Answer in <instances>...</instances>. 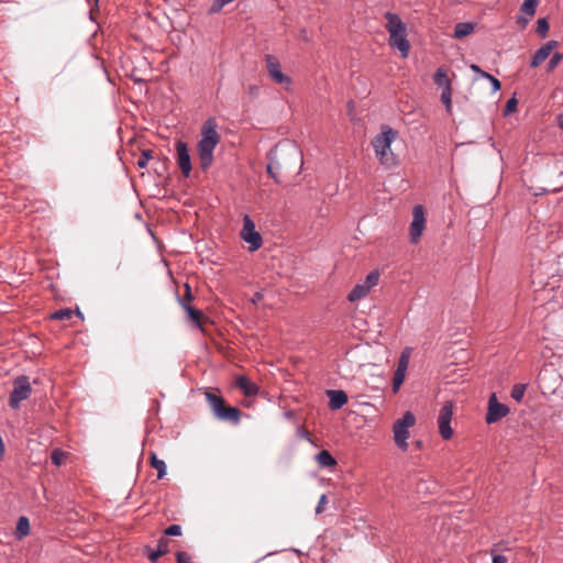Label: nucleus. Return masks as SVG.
I'll list each match as a JSON object with an SVG mask.
<instances>
[{
    "mask_svg": "<svg viewBox=\"0 0 563 563\" xmlns=\"http://www.w3.org/2000/svg\"><path fill=\"white\" fill-rule=\"evenodd\" d=\"M316 460L319 463L320 466L323 467H332L336 465L335 459L332 456V454L328 450H321L317 455Z\"/></svg>",
    "mask_w": 563,
    "mask_h": 563,
    "instance_id": "22",
    "label": "nucleus"
},
{
    "mask_svg": "<svg viewBox=\"0 0 563 563\" xmlns=\"http://www.w3.org/2000/svg\"><path fill=\"white\" fill-rule=\"evenodd\" d=\"M406 377V373L401 369H396L393 378V393L396 394L402 385Z\"/></svg>",
    "mask_w": 563,
    "mask_h": 563,
    "instance_id": "27",
    "label": "nucleus"
},
{
    "mask_svg": "<svg viewBox=\"0 0 563 563\" xmlns=\"http://www.w3.org/2000/svg\"><path fill=\"white\" fill-rule=\"evenodd\" d=\"M220 142L214 118L207 119L201 126V139L197 143L200 167L205 172L213 163V152Z\"/></svg>",
    "mask_w": 563,
    "mask_h": 563,
    "instance_id": "1",
    "label": "nucleus"
},
{
    "mask_svg": "<svg viewBox=\"0 0 563 563\" xmlns=\"http://www.w3.org/2000/svg\"><path fill=\"white\" fill-rule=\"evenodd\" d=\"M559 263H560V264H563V254H561V255L559 256Z\"/></svg>",
    "mask_w": 563,
    "mask_h": 563,
    "instance_id": "50",
    "label": "nucleus"
},
{
    "mask_svg": "<svg viewBox=\"0 0 563 563\" xmlns=\"http://www.w3.org/2000/svg\"><path fill=\"white\" fill-rule=\"evenodd\" d=\"M416 423V417L411 411H406L393 426L394 441L401 451L408 449L409 428Z\"/></svg>",
    "mask_w": 563,
    "mask_h": 563,
    "instance_id": "5",
    "label": "nucleus"
},
{
    "mask_svg": "<svg viewBox=\"0 0 563 563\" xmlns=\"http://www.w3.org/2000/svg\"><path fill=\"white\" fill-rule=\"evenodd\" d=\"M558 125H559L560 129L563 130V114H560L558 117Z\"/></svg>",
    "mask_w": 563,
    "mask_h": 563,
    "instance_id": "46",
    "label": "nucleus"
},
{
    "mask_svg": "<svg viewBox=\"0 0 563 563\" xmlns=\"http://www.w3.org/2000/svg\"><path fill=\"white\" fill-rule=\"evenodd\" d=\"M144 552L147 554V558L151 563H156L158 559L163 555L159 550H152L150 545L144 548Z\"/></svg>",
    "mask_w": 563,
    "mask_h": 563,
    "instance_id": "33",
    "label": "nucleus"
},
{
    "mask_svg": "<svg viewBox=\"0 0 563 563\" xmlns=\"http://www.w3.org/2000/svg\"><path fill=\"white\" fill-rule=\"evenodd\" d=\"M415 445L420 449L422 446V442L420 440H417L415 442Z\"/></svg>",
    "mask_w": 563,
    "mask_h": 563,
    "instance_id": "47",
    "label": "nucleus"
},
{
    "mask_svg": "<svg viewBox=\"0 0 563 563\" xmlns=\"http://www.w3.org/2000/svg\"><path fill=\"white\" fill-rule=\"evenodd\" d=\"M474 31V24L470 22H460L455 25L454 37L462 38L470 35Z\"/></svg>",
    "mask_w": 563,
    "mask_h": 563,
    "instance_id": "24",
    "label": "nucleus"
},
{
    "mask_svg": "<svg viewBox=\"0 0 563 563\" xmlns=\"http://www.w3.org/2000/svg\"><path fill=\"white\" fill-rule=\"evenodd\" d=\"M74 314V311L71 309L65 308L59 309L51 314V318L54 320H68Z\"/></svg>",
    "mask_w": 563,
    "mask_h": 563,
    "instance_id": "28",
    "label": "nucleus"
},
{
    "mask_svg": "<svg viewBox=\"0 0 563 563\" xmlns=\"http://www.w3.org/2000/svg\"><path fill=\"white\" fill-rule=\"evenodd\" d=\"M493 563H508V560L505 555L497 554L494 555Z\"/></svg>",
    "mask_w": 563,
    "mask_h": 563,
    "instance_id": "44",
    "label": "nucleus"
},
{
    "mask_svg": "<svg viewBox=\"0 0 563 563\" xmlns=\"http://www.w3.org/2000/svg\"><path fill=\"white\" fill-rule=\"evenodd\" d=\"M30 532V521L26 517L22 516L19 518L16 522V537L18 539H22L26 537Z\"/></svg>",
    "mask_w": 563,
    "mask_h": 563,
    "instance_id": "25",
    "label": "nucleus"
},
{
    "mask_svg": "<svg viewBox=\"0 0 563 563\" xmlns=\"http://www.w3.org/2000/svg\"><path fill=\"white\" fill-rule=\"evenodd\" d=\"M538 0H523V3L520 7L521 15L518 16V23L526 26L529 20L536 14Z\"/></svg>",
    "mask_w": 563,
    "mask_h": 563,
    "instance_id": "17",
    "label": "nucleus"
},
{
    "mask_svg": "<svg viewBox=\"0 0 563 563\" xmlns=\"http://www.w3.org/2000/svg\"><path fill=\"white\" fill-rule=\"evenodd\" d=\"M65 453L59 449H54L51 454L52 463L59 466L64 462Z\"/></svg>",
    "mask_w": 563,
    "mask_h": 563,
    "instance_id": "34",
    "label": "nucleus"
},
{
    "mask_svg": "<svg viewBox=\"0 0 563 563\" xmlns=\"http://www.w3.org/2000/svg\"><path fill=\"white\" fill-rule=\"evenodd\" d=\"M558 46L556 41H549L544 45H542L531 57L530 66L532 68L538 67L542 62H544L549 55L551 54L552 49Z\"/></svg>",
    "mask_w": 563,
    "mask_h": 563,
    "instance_id": "13",
    "label": "nucleus"
},
{
    "mask_svg": "<svg viewBox=\"0 0 563 563\" xmlns=\"http://www.w3.org/2000/svg\"><path fill=\"white\" fill-rule=\"evenodd\" d=\"M179 301V305L183 307V309L187 312L189 319L192 321V323L201 329L202 325H201V317H202V312L198 309H195L191 305H189L188 302H186L184 299H178Z\"/></svg>",
    "mask_w": 563,
    "mask_h": 563,
    "instance_id": "18",
    "label": "nucleus"
},
{
    "mask_svg": "<svg viewBox=\"0 0 563 563\" xmlns=\"http://www.w3.org/2000/svg\"><path fill=\"white\" fill-rule=\"evenodd\" d=\"M426 218L424 210L421 205H417L412 210V221L409 228L410 242L417 243L424 230Z\"/></svg>",
    "mask_w": 563,
    "mask_h": 563,
    "instance_id": "10",
    "label": "nucleus"
},
{
    "mask_svg": "<svg viewBox=\"0 0 563 563\" xmlns=\"http://www.w3.org/2000/svg\"><path fill=\"white\" fill-rule=\"evenodd\" d=\"M177 164L185 177H189L192 170L189 148L186 142L178 141L176 143Z\"/></svg>",
    "mask_w": 563,
    "mask_h": 563,
    "instance_id": "12",
    "label": "nucleus"
},
{
    "mask_svg": "<svg viewBox=\"0 0 563 563\" xmlns=\"http://www.w3.org/2000/svg\"><path fill=\"white\" fill-rule=\"evenodd\" d=\"M517 106H518V101L515 97L510 98L509 100H507L506 102V106H505V110H504V114L505 115H508L512 112L516 111L517 109Z\"/></svg>",
    "mask_w": 563,
    "mask_h": 563,
    "instance_id": "37",
    "label": "nucleus"
},
{
    "mask_svg": "<svg viewBox=\"0 0 563 563\" xmlns=\"http://www.w3.org/2000/svg\"><path fill=\"white\" fill-rule=\"evenodd\" d=\"M76 313H77V316H78L79 318H81V319L84 318L82 312H81L79 309H77Z\"/></svg>",
    "mask_w": 563,
    "mask_h": 563,
    "instance_id": "48",
    "label": "nucleus"
},
{
    "mask_svg": "<svg viewBox=\"0 0 563 563\" xmlns=\"http://www.w3.org/2000/svg\"><path fill=\"white\" fill-rule=\"evenodd\" d=\"M474 73L478 74L483 79H487L489 80L490 85H492V88H493V92H497L498 90H500L501 88V84L500 81L494 77L493 75H490L489 73L487 71H484L483 69H481V67L476 64H472L471 67H470Z\"/></svg>",
    "mask_w": 563,
    "mask_h": 563,
    "instance_id": "19",
    "label": "nucleus"
},
{
    "mask_svg": "<svg viewBox=\"0 0 563 563\" xmlns=\"http://www.w3.org/2000/svg\"><path fill=\"white\" fill-rule=\"evenodd\" d=\"M549 22L545 18H541L537 21V33L541 36V37H545L547 34H548V31H549Z\"/></svg>",
    "mask_w": 563,
    "mask_h": 563,
    "instance_id": "29",
    "label": "nucleus"
},
{
    "mask_svg": "<svg viewBox=\"0 0 563 563\" xmlns=\"http://www.w3.org/2000/svg\"><path fill=\"white\" fill-rule=\"evenodd\" d=\"M165 536L176 537L181 534V527L179 525H172L164 531Z\"/></svg>",
    "mask_w": 563,
    "mask_h": 563,
    "instance_id": "39",
    "label": "nucleus"
},
{
    "mask_svg": "<svg viewBox=\"0 0 563 563\" xmlns=\"http://www.w3.org/2000/svg\"><path fill=\"white\" fill-rule=\"evenodd\" d=\"M266 68L271 79L278 85L288 88L291 85V78L282 71V66L278 58L274 55L265 56Z\"/></svg>",
    "mask_w": 563,
    "mask_h": 563,
    "instance_id": "8",
    "label": "nucleus"
},
{
    "mask_svg": "<svg viewBox=\"0 0 563 563\" xmlns=\"http://www.w3.org/2000/svg\"><path fill=\"white\" fill-rule=\"evenodd\" d=\"M262 298H263V294L262 292H255L254 297H253V302L256 303L260 300H262Z\"/></svg>",
    "mask_w": 563,
    "mask_h": 563,
    "instance_id": "45",
    "label": "nucleus"
},
{
    "mask_svg": "<svg viewBox=\"0 0 563 563\" xmlns=\"http://www.w3.org/2000/svg\"><path fill=\"white\" fill-rule=\"evenodd\" d=\"M385 19L386 30L389 33V45L397 48L401 56L406 58L410 51V43L407 40V26L401 21L400 16L393 12H386Z\"/></svg>",
    "mask_w": 563,
    "mask_h": 563,
    "instance_id": "3",
    "label": "nucleus"
},
{
    "mask_svg": "<svg viewBox=\"0 0 563 563\" xmlns=\"http://www.w3.org/2000/svg\"><path fill=\"white\" fill-rule=\"evenodd\" d=\"M508 413V406L498 402L496 394L493 393L488 399V408L485 418L486 422L488 424H493L499 421L501 418L506 417Z\"/></svg>",
    "mask_w": 563,
    "mask_h": 563,
    "instance_id": "11",
    "label": "nucleus"
},
{
    "mask_svg": "<svg viewBox=\"0 0 563 563\" xmlns=\"http://www.w3.org/2000/svg\"><path fill=\"white\" fill-rule=\"evenodd\" d=\"M267 159L269 161L267 164V174L276 181L280 183L278 177L279 172L283 168V163L280 157L277 155V151H269L267 154Z\"/></svg>",
    "mask_w": 563,
    "mask_h": 563,
    "instance_id": "14",
    "label": "nucleus"
},
{
    "mask_svg": "<svg viewBox=\"0 0 563 563\" xmlns=\"http://www.w3.org/2000/svg\"><path fill=\"white\" fill-rule=\"evenodd\" d=\"M434 84L443 89H451V80L448 77V73L443 67H439L433 76Z\"/></svg>",
    "mask_w": 563,
    "mask_h": 563,
    "instance_id": "20",
    "label": "nucleus"
},
{
    "mask_svg": "<svg viewBox=\"0 0 563 563\" xmlns=\"http://www.w3.org/2000/svg\"><path fill=\"white\" fill-rule=\"evenodd\" d=\"M452 417L453 404L451 401H446L440 409L438 416L439 432L444 440H449L453 435V429L451 428Z\"/></svg>",
    "mask_w": 563,
    "mask_h": 563,
    "instance_id": "9",
    "label": "nucleus"
},
{
    "mask_svg": "<svg viewBox=\"0 0 563 563\" xmlns=\"http://www.w3.org/2000/svg\"><path fill=\"white\" fill-rule=\"evenodd\" d=\"M152 157V152L146 150L142 152L141 157L137 159L136 165L139 168H145L148 164L150 158Z\"/></svg>",
    "mask_w": 563,
    "mask_h": 563,
    "instance_id": "36",
    "label": "nucleus"
},
{
    "mask_svg": "<svg viewBox=\"0 0 563 563\" xmlns=\"http://www.w3.org/2000/svg\"><path fill=\"white\" fill-rule=\"evenodd\" d=\"M162 552V554H166L169 552V540L166 537L159 538L157 542V549Z\"/></svg>",
    "mask_w": 563,
    "mask_h": 563,
    "instance_id": "38",
    "label": "nucleus"
},
{
    "mask_svg": "<svg viewBox=\"0 0 563 563\" xmlns=\"http://www.w3.org/2000/svg\"><path fill=\"white\" fill-rule=\"evenodd\" d=\"M328 503V498H327V495H321L320 499H319V503L316 507V514H321L323 511V505Z\"/></svg>",
    "mask_w": 563,
    "mask_h": 563,
    "instance_id": "41",
    "label": "nucleus"
},
{
    "mask_svg": "<svg viewBox=\"0 0 563 563\" xmlns=\"http://www.w3.org/2000/svg\"><path fill=\"white\" fill-rule=\"evenodd\" d=\"M150 464L157 471V478L162 479L166 475V464L163 460L158 459L155 452H151Z\"/></svg>",
    "mask_w": 563,
    "mask_h": 563,
    "instance_id": "21",
    "label": "nucleus"
},
{
    "mask_svg": "<svg viewBox=\"0 0 563 563\" xmlns=\"http://www.w3.org/2000/svg\"><path fill=\"white\" fill-rule=\"evenodd\" d=\"M562 60H563V54L558 53V52L554 53L548 63V66H547L548 71L554 70Z\"/></svg>",
    "mask_w": 563,
    "mask_h": 563,
    "instance_id": "31",
    "label": "nucleus"
},
{
    "mask_svg": "<svg viewBox=\"0 0 563 563\" xmlns=\"http://www.w3.org/2000/svg\"><path fill=\"white\" fill-rule=\"evenodd\" d=\"M329 397V408L331 410H339L347 404L349 397L344 390L329 389L327 390Z\"/></svg>",
    "mask_w": 563,
    "mask_h": 563,
    "instance_id": "16",
    "label": "nucleus"
},
{
    "mask_svg": "<svg viewBox=\"0 0 563 563\" xmlns=\"http://www.w3.org/2000/svg\"><path fill=\"white\" fill-rule=\"evenodd\" d=\"M379 280V273L377 271L371 272L367 276L365 282L363 283L365 286L368 287L371 290L374 286L378 284Z\"/></svg>",
    "mask_w": 563,
    "mask_h": 563,
    "instance_id": "30",
    "label": "nucleus"
},
{
    "mask_svg": "<svg viewBox=\"0 0 563 563\" xmlns=\"http://www.w3.org/2000/svg\"><path fill=\"white\" fill-rule=\"evenodd\" d=\"M240 235L243 241L249 243V250L251 252L261 249L263 244L262 235L260 234L258 231H256L255 223L247 214L243 217V228L241 230Z\"/></svg>",
    "mask_w": 563,
    "mask_h": 563,
    "instance_id": "7",
    "label": "nucleus"
},
{
    "mask_svg": "<svg viewBox=\"0 0 563 563\" xmlns=\"http://www.w3.org/2000/svg\"><path fill=\"white\" fill-rule=\"evenodd\" d=\"M181 299H184L189 305H190V301L194 299L192 294H191V288L188 284H185V295Z\"/></svg>",
    "mask_w": 563,
    "mask_h": 563,
    "instance_id": "42",
    "label": "nucleus"
},
{
    "mask_svg": "<svg viewBox=\"0 0 563 563\" xmlns=\"http://www.w3.org/2000/svg\"><path fill=\"white\" fill-rule=\"evenodd\" d=\"M176 560H177V563H194L191 560V556L188 553L183 552V551H178L176 553Z\"/></svg>",
    "mask_w": 563,
    "mask_h": 563,
    "instance_id": "40",
    "label": "nucleus"
},
{
    "mask_svg": "<svg viewBox=\"0 0 563 563\" xmlns=\"http://www.w3.org/2000/svg\"><path fill=\"white\" fill-rule=\"evenodd\" d=\"M32 394L30 378L26 375H20L13 380V389L9 396V406L11 409H19L21 401L27 399Z\"/></svg>",
    "mask_w": 563,
    "mask_h": 563,
    "instance_id": "6",
    "label": "nucleus"
},
{
    "mask_svg": "<svg viewBox=\"0 0 563 563\" xmlns=\"http://www.w3.org/2000/svg\"><path fill=\"white\" fill-rule=\"evenodd\" d=\"M292 154L295 155V158H298L299 155H298L297 150L292 148Z\"/></svg>",
    "mask_w": 563,
    "mask_h": 563,
    "instance_id": "49",
    "label": "nucleus"
},
{
    "mask_svg": "<svg viewBox=\"0 0 563 563\" xmlns=\"http://www.w3.org/2000/svg\"><path fill=\"white\" fill-rule=\"evenodd\" d=\"M205 396L218 420L229 421L234 426L240 423L242 412L238 407L227 406L223 397L218 394L206 391Z\"/></svg>",
    "mask_w": 563,
    "mask_h": 563,
    "instance_id": "4",
    "label": "nucleus"
},
{
    "mask_svg": "<svg viewBox=\"0 0 563 563\" xmlns=\"http://www.w3.org/2000/svg\"><path fill=\"white\" fill-rule=\"evenodd\" d=\"M247 92L252 98H256L260 93V88L256 85H250L247 87Z\"/></svg>",
    "mask_w": 563,
    "mask_h": 563,
    "instance_id": "43",
    "label": "nucleus"
},
{
    "mask_svg": "<svg viewBox=\"0 0 563 563\" xmlns=\"http://www.w3.org/2000/svg\"><path fill=\"white\" fill-rule=\"evenodd\" d=\"M527 388H528L527 384H515L510 391L511 398L517 402H521Z\"/></svg>",
    "mask_w": 563,
    "mask_h": 563,
    "instance_id": "26",
    "label": "nucleus"
},
{
    "mask_svg": "<svg viewBox=\"0 0 563 563\" xmlns=\"http://www.w3.org/2000/svg\"><path fill=\"white\" fill-rule=\"evenodd\" d=\"M408 364H409V351L408 350H405L399 360H398V366H397V369H401V372H405L407 371L408 368Z\"/></svg>",
    "mask_w": 563,
    "mask_h": 563,
    "instance_id": "32",
    "label": "nucleus"
},
{
    "mask_svg": "<svg viewBox=\"0 0 563 563\" xmlns=\"http://www.w3.org/2000/svg\"><path fill=\"white\" fill-rule=\"evenodd\" d=\"M235 387H238L246 397H254L260 391L258 385L244 375H240L235 378Z\"/></svg>",
    "mask_w": 563,
    "mask_h": 563,
    "instance_id": "15",
    "label": "nucleus"
},
{
    "mask_svg": "<svg viewBox=\"0 0 563 563\" xmlns=\"http://www.w3.org/2000/svg\"><path fill=\"white\" fill-rule=\"evenodd\" d=\"M369 292V289L364 284H357L347 295V299L351 302L357 301L364 298Z\"/></svg>",
    "mask_w": 563,
    "mask_h": 563,
    "instance_id": "23",
    "label": "nucleus"
},
{
    "mask_svg": "<svg viewBox=\"0 0 563 563\" xmlns=\"http://www.w3.org/2000/svg\"><path fill=\"white\" fill-rule=\"evenodd\" d=\"M452 88L451 89H443L441 92V101L444 103L448 111L451 110L452 107Z\"/></svg>",
    "mask_w": 563,
    "mask_h": 563,
    "instance_id": "35",
    "label": "nucleus"
},
{
    "mask_svg": "<svg viewBox=\"0 0 563 563\" xmlns=\"http://www.w3.org/2000/svg\"><path fill=\"white\" fill-rule=\"evenodd\" d=\"M397 135L396 130L384 124L380 128V133L375 135L372 141L377 159L387 168H393L398 165L397 156L391 151V143L396 140Z\"/></svg>",
    "mask_w": 563,
    "mask_h": 563,
    "instance_id": "2",
    "label": "nucleus"
}]
</instances>
